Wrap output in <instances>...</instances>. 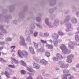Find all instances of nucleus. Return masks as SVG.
<instances>
[{
    "label": "nucleus",
    "mask_w": 79,
    "mask_h": 79,
    "mask_svg": "<svg viewBox=\"0 0 79 79\" xmlns=\"http://www.w3.org/2000/svg\"><path fill=\"white\" fill-rule=\"evenodd\" d=\"M28 54L26 51L24 50L21 51L19 50L18 52V55L19 56V57L23 58L24 56H26L28 55Z\"/></svg>",
    "instance_id": "f257e3e1"
},
{
    "label": "nucleus",
    "mask_w": 79,
    "mask_h": 79,
    "mask_svg": "<svg viewBox=\"0 0 79 79\" xmlns=\"http://www.w3.org/2000/svg\"><path fill=\"white\" fill-rule=\"evenodd\" d=\"M60 48L61 49L62 52L66 54H69V53H71V51L68 50L66 48V45H65L64 44H61L60 46Z\"/></svg>",
    "instance_id": "f03ea898"
},
{
    "label": "nucleus",
    "mask_w": 79,
    "mask_h": 79,
    "mask_svg": "<svg viewBox=\"0 0 79 79\" xmlns=\"http://www.w3.org/2000/svg\"><path fill=\"white\" fill-rule=\"evenodd\" d=\"M74 58V56L73 55H69L67 56V58L66 60V62L68 63H71L73 61V59Z\"/></svg>",
    "instance_id": "7ed1b4c3"
},
{
    "label": "nucleus",
    "mask_w": 79,
    "mask_h": 79,
    "mask_svg": "<svg viewBox=\"0 0 79 79\" xmlns=\"http://www.w3.org/2000/svg\"><path fill=\"white\" fill-rule=\"evenodd\" d=\"M60 64H61V67L62 68H67L69 66V64H64L61 61H60L59 62Z\"/></svg>",
    "instance_id": "20e7f679"
},
{
    "label": "nucleus",
    "mask_w": 79,
    "mask_h": 79,
    "mask_svg": "<svg viewBox=\"0 0 79 79\" xmlns=\"http://www.w3.org/2000/svg\"><path fill=\"white\" fill-rule=\"evenodd\" d=\"M29 50L30 52L32 54H34L35 52H34V48L32 47H30L29 48Z\"/></svg>",
    "instance_id": "39448f33"
},
{
    "label": "nucleus",
    "mask_w": 79,
    "mask_h": 79,
    "mask_svg": "<svg viewBox=\"0 0 79 79\" xmlns=\"http://www.w3.org/2000/svg\"><path fill=\"white\" fill-rule=\"evenodd\" d=\"M46 47L48 49H52L53 48V47L52 45L48 44L46 45Z\"/></svg>",
    "instance_id": "423d86ee"
},
{
    "label": "nucleus",
    "mask_w": 79,
    "mask_h": 79,
    "mask_svg": "<svg viewBox=\"0 0 79 79\" xmlns=\"http://www.w3.org/2000/svg\"><path fill=\"white\" fill-rule=\"evenodd\" d=\"M56 57H57V58H58V59H59L60 60H61V59H63V57H62V55H61L59 53H57L56 54Z\"/></svg>",
    "instance_id": "0eeeda50"
},
{
    "label": "nucleus",
    "mask_w": 79,
    "mask_h": 79,
    "mask_svg": "<svg viewBox=\"0 0 79 79\" xmlns=\"http://www.w3.org/2000/svg\"><path fill=\"white\" fill-rule=\"evenodd\" d=\"M20 44L23 46H26L27 45V44L25 43V40H23V41L20 42Z\"/></svg>",
    "instance_id": "6e6552de"
},
{
    "label": "nucleus",
    "mask_w": 79,
    "mask_h": 79,
    "mask_svg": "<svg viewBox=\"0 0 79 79\" xmlns=\"http://www.w3.org/2000/svg\"><path fill=\"white\" fill-rule=\"evenodd\" d=\"M33 65V66L36 69H39L40 68V65L36 63H34Z\"/></svg>",
    "instance_id": "1a4fd4ad"
},
{
    "label": "nucleus",
    "mask_w": 79,
    "mask_h": 79,
    "mask_svg": "<svg viewBox=\"0 0 79 79\" xmlns=\"http://www.w3.org/2000/svg\"><path fill=\"white\" fill-rule=\"evenodd\" d=\"M40 62L43 64H47V61L45 60L42 59L40 60Z\"/></svg>",
    "instance_id": "9d476101"
},
{
    "label": "nucleus",
    "mask_w": 79,
    "mask_h": 79,
    "mask_svg": "<svg viewBox=\"0 0 79 79\" xmlns=\"http://www.w3.org/2000/svg\"><path fill=\"white\" fill-rule=\"evenodd\" d=\"M52 37L54 39H58V35L56 33H54L52 35Z\"/></svg>",
    "instance_id": "9b49d317"
},
{
    "label": "nucleus",
    "mask_w": 79,
    "mask_h": 79,
    "mask_svg": "<svg viewBox=\"0 0 79 79\" xmlns=\"http://www.w3.org/2000/svg\"><path fill=\"white\" fill-rule=\"evenodd\" d=\"M5 74L6 77L8 78H10V74L8 72L6 71L5 72Z\"/></svg>",
    "instance_id": "f8f14e48"
},
{
    "label": "nucleus",
    "mask_w": 79,
    "mask_h": 79,
    "mask_svg": "<svg viewBox=\"0 0 79 79\" xmlns=\"http://www.w3.org/2000/svg\"><path fill=\"white\" fill-rule=\"evenodd\" d=\"M20 62L21 63V64L22 65V66H26L27 65L26 63H25V62L23 60H21Z\"/></svg>",
    "instance_id": "ddd939ff"
},
{
    "label": "nucleus",
    "mask_w": 79,
    "mask_h": 79,
    "mask_svg": "<svg viewBox=\"0 0 79 79\" xmlns=\"http://www.w3.org/2000/svg\"><path fill=\"white\" fill-rule=\"evenodd\" d=\"M27 69H28V71H29V72H31V73H32V72H33L34 71V70L32 69L30 67H27Z\"/></svg>",
    "instance_id": "4468645a"
},
{
    "label": "nucleus",
    "mask_w": 79,
    "mask_h": 79,
    "mask_svg": "<svg viewBox=\"0 0 79 79\" xmlns=\"http://www.w3.org/2000/svg\"><path fill=\"white\" fill-rule=\"evenodd\" d=\"M71 76V74H66L64 75V79H68V78L67 77L68 76Z\"/></svg>",
    "instance_id": "2eb2a0df"
},
{
    "label": "nucleus",
    "mask_w": 79,
    "mask_h": 79,
    "mask_svg": "<svg viewBox=\"0 0 79 79\" xmlns=\"http://www.w3.org/2000/svg\"><path fill=\"white\" fill-rule=\"evenodd\" d=\"M52 60L53 61H58V58L55 57H54L52 58Z\"/></svg>",
    "instance_id": "dca6fc26"
},
{
    "label": "nucleus",
    "mask_w": 79,
    "mask_h": 79,
    "mask_svg": "<svg viewBox=\"0 0 79 79\" xmlns=\"http://www.w3.org/2000/svg\"><path fill=\"white\" fill-rule=\"evenodd\" d=\"M45 55L46 56H47V57H49L50 56V53L49 52H46L45 53Z\"/></svg>",
    "instance_id": "f3484780"
},
{
    "label": "nucleus",
    "mask_w": 79,
    "mask_h": 79,
    "mask_svg": "<svg viewBox=\"0 0 79 79\" xmlns=\"http://www.w3.org/2000/svg\"><path fill=\"white\" fill-rule=\"evenodd\" d=\"M75 39L76 41H79V36L78 35H76L75 36Z\"/></svg>",
    "instance_id": "a211bd4d"
},
{
    "label": "nucleus",
    "mask_w": 79,
    "mask_h": 79,
    "mask_svg": "<svg viewBox=\"0 0 79 79\" xmlns=\"http://www.w3.org/2000/svg\"><path fill=\"white\" fill-rule=\"evenodd\" d=\"M8 67L9 68H15L16 66L15 65H8Z\"/></svg>",
    "instance_id": "6ab92c4d"
},
{
    "label": "nucleus",
    "mask_w": 79,
    "mask_h": 79,
    "mask_svg": "<svg viewBox=\"0 0 79 79\" xmlns=\"http://www.w3.org/2000/svg\"><path fill=\"white\" fill-rule=\"evenodd\" d=\"M21 74H26V72L24 70H22L21 71Z\"/></svg>",
    "instance_id": "aec40b11"
},
{
    "label": "nucleus",
    "mask_w": 79,
    "mask_h": 79,
    "mask_svg": "<svg viewBox=\"0 0 79 79\" xmlns=\"http://www.w3.org/2000/svg\"><path fill=\"white\" fill-rule=\"evenodd\" d=\"M11 61H13V62H15V63H16L17 62V63H18V62L17 61V60H16V59H12L11 60Z\"/></svg>",
    "instance_id": "412c9836"
},
{
    "label": "nucleus",
    "mask_w": 79,
    "mask_h": 79,
    "mask_svg": "<svg viewBox=\"0 0 79 79\" xmlns=\"http://www.w3.org/2000/svg\"><path fill=\"white\" fill-rule=\"evenodd\" d=\"M0 61L2 62V63H4V62H5V60L2 58H0Z\"/></svg>",
    "instance_id": "4be33fe9"
},
{
    "label": "nucleus",
    "mask_w": 79,
    "mask_h": 79,
    "mask_svg": "<svg viewBox=\"0 0 79 79\" xmlns=\"http://www.w3.org/2000/svg\"><path fill=\"white\" fill-rule=\"evenodd\" d=\"M41 42H42V43H43V44H47V41H44L43 40H41Z\"/></svg>",
    "instance_id": "5701e85b"
},
{
    "label": "nucleus",
    "mask_w": 79,
    "mask_h": 79,
    "mask_svg": "<svg viewBox=\"0 0 79 79\" xmlns=\"http://www.w3.org/2000/svg\"><path fill=\"white\" fill-rule=\"evenodd\" d=\"M34 44L35 47L36 48H37V47H38V44H37L35 42H34Z\"/></svg>",
    "instance_id": "b1692460"
},
{
    "label": "nucleus",
    "mask_w": 79,
    "mask_h": 79,
    "mask_svg": "<svg viewBox=\"0 0 79 79\" xmlns=\"http://www.w3.org/2000/svg\"><path fill=\"white\" fill-rule=\"evenodd\" d=\"M20 39H22V41H21V42H22V41H23V40H24V39L23 38V36H21L20 37Z\"/></svg>",
    "instance_id": "393cba45"
},
{
    "label": "nucleus",
    "mask_w": 79,
    "mask_h": 79,
    "mask_svg": "<svg viewBox=\"0 0 79 79\" xmlns=\"http://www.w3.org/2000/svg\"><path fill=\"white\" fill-rule=\"evenodd\" d=\"M0 44L1 45H4L5 44V42H1L0 43Z\"/></svg>",
    "instance_id": "a878e982"
},
{
    "label": "nucleus",
    "mask_w": 79,
    "mask_h": 79,
    "mask_svg": "<svg viewBox=\"0 0 79 79\" xmlns=\"http://www.w3.org/2000/svg\"><path fill=\"white\" fill-rule=\"evenodd\" d=\"M69 79H74V77L73 76H71L70 77H69Z\"/></svg>",
    "instance_id": "bb28decb"
},
{
    "label": "nucleus",
    "mask_w": 79,
    "mask_h": 79,
    "mask_svg": "<svg viewBox=\"0 0 79 79\" xmlns=\"http://www.w3.org/2000/svg\"><path fill=\"white\" fill-rule=\"evenodd\" d=\"M37 34L38 33L37 32H35L34 33V36H35V37H36V36L37 35Z\"/></svg>",
    "instance_id": "cd10ccee"
},
{
    "label": "nucleus",
    "mask_w": 79,
    "mask_h": 79,
    "mask_svg": "<svg viewBox=\"0 0 79 79\" xmlns=\"http://www.w3.org/2000/svg\"><path fill=\"white\" fill-rule=\"evenodd\" d=\"M15 48H16V46H13L10 47V48H11V49H15Z\"/></svg>",
    "instance_id": "c85d7f7f"
},
{
    "label": "nucleus",
    "mask_w": 79,
    "mask_h": 79,
    "mask_svg": "<svg viewBox=\"0 0 79 79\" xmlns=\"http://www.w3.org/2000/svg\"><path fill=\"white\" fill-rule=\"evenodd\" d=\"M44 35L46 37H47V36H48V34H47V33H45L44 34Z\"/></svg>",
    "instance_id": "c756f323"
},
{
    "label": "nucleus",
    "mask_w": 79,
    "mask_h": 79,
    "mask_svg": "<svg viewBox=\"0 0 79 79\" xmlns=\"http://www.w3.org/2000/svg\"><path fill=\"white\" fill-rule=\"evenodd\" d=\"M7 41H11V39L10 38H8Z\"/></svg>",
    "instance_id": "7c9ffc66"
},
{
    "label": "nucleus",
    "mask_w": 79,
    "mask_h": 79,
    "mask_svg": "<svg viewBox=\"0 0 79 79\" xmlns=\"http://www.w3.org/2000/svg\"><path fill=\"white\" fill-rule=\"evenodd\" d=\"M40 52H44V49H40Z\"/></svg>",
    "instance_id": "2f4dec72"
},
{
    "label": "nucleus",
    "mask_w": 79,
    "mask_h": 79,
    "mask_svg": "<svg viewBox=\"0 0 79 79\" xmlns=\"http://www.w3.org/2000/svg\"><path fill=\"white\" fill-rule=\"evenodd\" d=\"M34 60H35V61H37L38 60L37 58L36 57H34Z\"/></svg>",
    "instance_id": "473e14b6"
},
{
    "label": "nucleus",
    "mask_w": 79,
    "mask_h": 79,
    "mask_svg": "<svg viewBox=\"0 0 79 79\" xmlns=\"http://www.w3.org/2000/svg\"><path fill=\"white\" fill-rule=\"evenodd\" d=\"M27 79H32V77L30 76L28 77H27Z\"/></svg>",
    "instance_id": "72a5a7b5"
},
{
    "label": "nucleus",
    "mask_w": 79,
    "mask_h": 79,
    "mask_svg": "<svg viewBox=\"0 0 79 79\" xmlns=\"http://www.w3.org/2000/svg\"><path fill=\"white\" fill-rule=\"evenodd\" d=\"M3 49V47H0V51H1V50H2Z\"/></svg>",
    "instance_id": "f704fd0d"
},
{
    "label": "nucleus",
    "mask_w": 79,
    "mask_h": 79,
    "mask_svg": "<svg viewBox=\"0 0 79 79\" xmlns=\"http://www.w3.org/2000/svg\"><path fill=\"white\" fill-rule=\"evenodd\" d=\"M63 73L64 74H65V73H66V70H64L63 71Z\"/></svg>",
    "instance_id": "c9c22d12"
},
{
    "label": "nucleus",
    "mask_w": 79,
    "mask_h": 79,
    "mask_svg": "<svg viewBox=\"0 0 79 79\" xmlns=\"http://www.w3.org/2000/svg\"><path fill=\"white\" fill-rule=\"evenodd\" d=\"M59 34V35H61V34H62V32H60V31H59L58 32Z\"/></svg>",
    "instance_id": "e433bc0d"
},
{
    "label": "nucleus",
    "mask_w": 79,
    "mask_h": 79,
    "mask_svg": "<svg viewBox=\"0 0 79 79\" xmlns=\"http://www.w3.org/2000/svg\"><path fill=\"white\" fill-rule=\"evenodd\" d=\"M69 73V70H67L66 71V73Z\"/></svg>",
    "instance_id": "4c0bfd02"
},
{
    "label": "nucleus",
    "mask_w": 79,
    "mask_h": 79,
    "mask_svg": "<svg viewBox=\"0 0 79 79\" xmlns=\"http://www.w3.org/2000/svg\"><path fill=\"white\" fill-rule=\"evenodd\" d=\"M5 74V73L4 72H2V73H1V74H2V75H3Z\"/></svg>",
    "instance_id": "58836bf2"
},
{
    "label": "nucleus",
    "mask_w": 79,
    "mask_h": 79,
    "mask_svg": "<svg viewBox=\"0 0 79 79\" xmlns=\"http://www.w3.org/2000/svg\"><path fill=\"white\" fill-rule=\"evenodd\" d=\"M49 42H51V43H52V40H49Z\"/></svg>",
    "instance_id": "ea45409f"
},
{
    "label": "nucleus",
    "mask_w": 79,
    "mask_h": 79,
    "mask_svg": "<svg viewBox=\"0 0 79 79\" xmlns=\"http://www.w3.org/2000/svg\"><path fill=\"white\" fill-rule=\"evenodd\" d=\"M69 47H71V45H70L69 44Z\"/></svg>",
    "instance_id": "a19ab883"
},
{
    "label": "nucleus",
    "mask_w": 79,
    "mask_h": 79,
    "mask_svg": "<svg viewBox=\"0 0 79 79\" xmlns=\"http://www.w3.org/2000/svg\"><path fill=\"white\" fill-rule=\"evenodd\" d=\"M2 79V77L1 76V75H0V79Z\"/></svg>",
    "instance_id": "79ce46f5"
},
{
    "label": "nucleus",
    "mask_w": 79,
    "mask_h": 79,
    "mask_svg": "<svg viewBox=\"0 0 79 79\" xmlns=\"http://www.w3.org/2000/svg\"><path fill=\"white\" fill-rule=\"evenodd\" d=\"M1 54H2V53H1V52H0V55H1Z\"/></svg>",
    "instance_id": "37998d69"
},
{
    "label": "nucleus",
    "mask_w": 79,
    "mask_h": 79,
    "mask_svg": "<svg viewBox=\"0 0 79 79\" xmlns=\"http://www.w3.org/2000/svg\"><path fill=\"white\" fill-rule=\"evenodd\" d=\"M56 44H57V42H56Z\"/></svg>",
    "instance_id": "c03bdc74"
},
{
    "label": "nucleus",
    "mask_w": 79,
    "mask_h": 79,
    "mask_svg": "<svg viewBox=\"0 0 79 79\" xmlns=\"http://www.w3.org/2000/svg\"><path fill=\"white\" fill-rule=\"evenodd\" d=\"M55 43H55V42H54V44H55Z\"/></svg>",
    "instance_id": "a18cd8bd"
},
{
    "label": "nucleus",
    "mask_w": 79,
    "mask_h": 79,
    "mask_svg": "<svg viewBox=\"0 0 79 79\" xmlns=\"http://www.w3.org/2000/svg\"><path fill=\"white\" fill-rule=\"evenodd\" d=\"M10 74H12V73H11Z\"/></svg>",
    "instance_id": "49530a36"
}]
</instances>
